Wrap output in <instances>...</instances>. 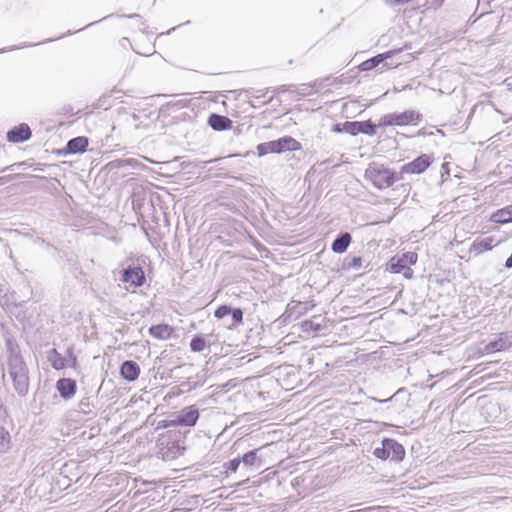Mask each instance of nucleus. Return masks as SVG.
Wrapping results in <instances>:
<instances>
[{
  "label": "nucleus",
  "mask_w": 512,
  "mask_h": 512,
  "mask_svg": "<svg viewBox=\"0 0 512 512\" xmlns=\"http://www.w3.org/2000/svg\"><path fill=\"white\" fill-rule=\"evenodd\" d=\"M432 163L430 156L423 154L417 157L415 160L405 164L402 167L403 173L408 174H420L424 172Z\"/></svg>",
  "instance_id": "10"
},
{
  "label": "nucleus",
  "mask_w": 512,
  "mask_h": 512,
  "mask_svg": "<svg viewBox=\"0 0 512 512\" xmlns=\"http://www.w3.org/2000/svg\"><path fill=\"white\" fill-rule=\"evenodd\" d=\"M208 124L215 131H224L231 127L232 121L226 116L211 114L208 119Z\"/></svg>",
  "instance_id": "16"
},
{
  "label": "nucleus",
  "mask_w": 512,
  "mask_h": 512,
  "mask_svg": "<svg viewBox=\"0 0 512 512\" xmlns=\"http://www.w3.org/2000/svg\"><path fill=\"white\" fill-rule=\"evenodd\" d=\"M374 456L381 459H391L393 461H401L404 458V447L394 439L385 438L381 447H376L373 452Z\"/></svg>",
  "instance_id": "5"
},
{
  "label": "nucleus",
  "mask_w": 512,
  "mask_h": 512,
  "mask_svg": "<svg viewBox=\"0 0 512 512\" xmlns=\"http://www.w3.org/2000/svg\"><path fill=\"white\" fill-rule=\"evenodd\" d=\"M351 239V235L348 232L341 233L333 241L331 246L332 251L338 254L344 253L347 250Z\"/></svg>",
  "instance_id": "18"
},
{
  "label": "nucleus",
  "mask_w": 512,
  "mask_h": 512,
  "mask_svg": "<svg viewBox=\"0 0 512 512\" xmlns=\"http://www.w3.org/2000/svg\"><path fill=\"white\" fill-rule=\"evenodd\" d=\"M244 466H252L257 460V454L255 450L249 451L243 455L240 459Z\"/></svg>",
  "instance_id": "26"
},
{
  "label": "nucleus",
  "mask_w": 512,
  "mask_h": 512,
  "mask_svg": "<svg viewBox=\"0 0 512 512\" xmlns=\"http://www.w3.org/2000/svg\"><path fill=\"white\" fill-rule=\"evenodd\" d=\"M206 347V341L202 336H195L190 342V349L193 352H201Z\"/></svg>",
  "instance_id": "24"
},
{
  "label": "nucleus",
  "mask_w": 512,
  "mask_h": 512,
  "mask_svg": "<svg viewBox=\"0 0 512 512\" xmlns=\"http://www.w3.org/2000/svg\"><path fill=\"white\" fill-rule=\"evenodd\" d=\"M129 18H139L140 16L138 14H132L128 16Z\"/></svg>",
  "instance_id": "36"
},
{
  "label": "nucleus",
  "mask_w": 512,
  "mask_h": 512,
  "mask_svg": "<svg viewBox=\"0 0 512 512\" xmlns=\"http://www.w3.org/2000/svg\"><path fill=\"white\" fill-rule=\"evenodd\" d=\"M233 324H240L243 320V311L240 308L231 309Z\"/></svg>",
  "instance_id": "28"
},
{
  "label": "nucleus",
  "mask_w": 512,
  "mask_h": 512,
  "mask_svg": "<svg viewBox=\"0 0 512 512\" xmlns=\"http://www.w3.org/2000/svg\"><path fill=\"white\" fill-rule=\"evenodd\" d=\"M421 115L414 110H407L401 113H388L380 117L378 127L417 125Z\"/></svg>",
  "instance_id": "4"
},
{
  "label": "nucleus",
  "mask_w": 512,
  "mask_h": 512,
  "mask_svg": "<svg viewBox=\"0 0 512 512\" xmlns=\"http://www.w3.org/2000/svg\"><path fill=\"white\" fill-rule=\"evenodd\" d=\"M391 54H392V52H386V53H382L377 56H374V57L362 62L359 65V68L361 71H370V70L374 69L375 67H377L384 60L391 57Z\"/></svg>",
  "instance_id": "20"
},
{
  "label": "nucleus",
  "mask_w": 512,
  "mask_h": 512,
  "mask_svg": "<svg viewBox=\"0 0 512 512\" xmlns=\"http://www.w3.org/2000/svg\"><path fill=\"white\" fill-rule=\"evenodd\" d=\"M417 262V254L414 252H407L400 256H394L388 263V270L392 273H398L401 268H407Z\"/></svg>",
  "instance_id": "8"
},
{
  "label": "nucleus",
  "mask_w": 512,
  "mask_h": 512,
  "mask_svg": "<svg viewBox=\"0 0 512 512\" xmlns=\"http://www.w3.org/2000/svg\"><path fill=\"white\" fill-rule=\"evenodd\" d=\"M240 463H241L240 458H234V459L228 461L227 463H225L224 467L227 470H230L232 472H236L237 469L239 468Z\"/></svg>",
  "instance_id": "29"
},
{
  "label": "nucleus",
  "mask_w": 512,
  "mask_h": 512,
  "mask_svg": "<svg viewBox=\"0 0 512 512\" xmlns=\"http://www.w3.org/2000/svg\"><path fill=\"white\" fill-rule=\"evenodd\" d=\"M10 435L9 432L1 427L0 428V453L5 452L9 448Z\"/></svg>",
  "instance_id": "25"
},
{
  "label": "nucleus",
  "mask_w": 512,
  "mask_h": 512,
  "mask_svg": "<svg viewBox=\"0 0 512 512\" xmlns=\"http://www.w3.org/2000/svg\"><path fill=\"white\" fill-rule=\"evenodd\" d=\"M120 374L127 381H135L139 377L140 367L135 361L127 360L122 363Z\"/></svg>",
  "instance_id": "15"
},
{
  "label": "nucleus",
  "mask_w": 512,
  "mask_h": 512,
  "mask_svg": "<svg viewBox=\"0 0 512 512\" xmlns=\"http://www.w3.org/2000/svg\"><path fill=\"white\" fill-rule=\"evenodd\" d=\"M504 266L507 269H511L512 268V254L506 259Z\"/></svg>",
  "instance_id": "34"
},
{
  "label": "nucleus",
  "mask_w": 512,
  "mask_h": 512,
  "mask_svg": "<svg viewBox=\"0 0 512 512\" xmlns=\"http://www.w3.org/2000/svg\"><path fill=\"white\" fill-rule=\"evenodd\" d=\"M47 359L51 366L56 370H61L65 367H68L67 358L59 354L56 349H52L48 352Z\"/></svg>",
  "instance_id": "22"
},
{
  "label": "nucleus",
  "mask_w": 512,
  "mask_h": 512,
  "mask_svg": "<svg viewBox=\"0 0 512 512\" xmlns=\"http://www.w3.org/2000/svg\"><path fill=\"white\" fill-rule=\"evenodd\" d=\"M121 281L124 283H129L135 288L140 287L145 282L144 271L139 266H129L122 271Z\"/></svg>",
  "instance_id": "9"
},
{
  "label": "nucleus",
  "mask_w": 512,
  "mask_h": 512,
  "mask_svg": "<svg viewBox=\"0 0 512 512\" xmlns=\"http://www.w3.org/2000/svg\"><path fill=\"white\" fill-rule=\"evenodd\" d=\"M56 388L60 394V396L65 399H71L77 389L76 382L71 378H61L56 383Z\"/></svg>",
  "instance_id": "14"
},
{
  "label": "nucleus",
  "mask_w": 512,
  "mask_h": 512,
  "mask_svg": "<svg viewBox=\"0 0 512 512\" xmlns=\"http://www.w3.org/2000/svg\"><path fill=\"white\" fill-rule=\"evenodd\" d=\"M279 90H280V91H285V90H286V89H285V86H281V87L279 88Z\"/></svg>",
  "instance_id": "38"
},
{
  "label": "nucleus",
  "mask_w": 512,
  "mask_h": 512,
  "mask_svg": "<svg viewBox=\"0 0 512 512\" xmlns=\"http://www.w3.org/2000/svg\"><path fill=\"white\" fill-rule=\"evenodd\" d=\"M198 419V409L195 406H188L182 409L176 418L170 422V424L192 427L197 423Z\"/></svg>",
  "instance_id": "7"
},
{
  "label": "nucleus",
  "mask_w": 512,
  "mask_h": 512,
  "mask_svg": "<svg viewBox=\"0 0 512 512\" xmlns=\"http://www.w3.org/2000/svg\"><path fill=\"white\" fill-rule=\"evenodd\" d=\"M512 347V333H500L498 337L485 346L487 353L500 352Z\"/></svg>",
  "instance_id": "11"
},
{
  "label": "nucleus",
  "mask_w": 512,
  "mask_h": 512,
  "mask_svg": "<svg viewBox=\"0 0 512 512\" xmlns=\"http://www.w3.org/2000/svg\"><path fill=\"white\" fill-rule=\"evenodd\" d=\"M9 355L7 359V373L16 393L20 397H24L29 392V376L28 368L20 355L17 346H13L8 342Z\"/></svg>",
  "instance_id": "1"
},
{
  "label": "nucleus",
  "mask_w": 512,
  "mask_h": 512,
  "mask_svg": "<svg viewBox=\"0 0 512 512\" xmlns=\"http://www.w3.org/2000/svg\"><path fill=\"white\" fill-rule=\"evenodd\" d=\"M149 333L154 338L166 340L170 338L172 334V328L166 324L154 325L150 327Z\"/></svg>",
  "instance_id": "23"
},
{
  "label": "nucleus",
  "mask_w": 512,
  "mask_h": 512,
  "mask_svg": "<svg viewBox=\"0 0 512 512\" xmlns=\"http://www.w3.org/2000/svg\"><path fill=\"white\" fill-rule=\"evenodd\" d=\"M301 327L303 332H318L324 327V318L321 315L313 316L302 322Z\"/></svg>",
  "instance_id": "19"
},
{
  "label": "nucleus",
  "mask_w": 512,
  "mask_h": 512,
  "mask_svg": "<svg viewBox=\"0 0 512 512\" xmlns=\"http://www.w3.org/2000/svg\"><path fill=\"white\" fill-rule=\"evenodd\" d=\"M30 137H31L30 127L25 123H22L16 127H14L7 133L8 141L13 142V143H20V142L26 141Z\"/></svg>",
  "instance_id": "13"
},
{
  "label": "nucleus",
  "mask_w": 512,
  "mask_h": 512,
  "mask_svg": "<svg viewBox=\"0 0 512 512\" xmlns=\"http://www.w3.org/2000/svg\"><path fill=\"white\" fill-rule=\"evenodd\" d=\"M88 146V139L83 136L72 138L66 145V152L69 154L83 153Z\"/></svg>",
  "instance_id": "17"
},
{
  "label": "nucleus",
  "mask_w": 512,
  "mask_h": 512,
  "mask_svg": "<svg viewBox=\"0 0 512 512\" xmlns=\"http://www.w3.org/2000/svg\"><path fill=\"white\" fill-rule=\"evenodd\" d=\"M230 312H231V308H230L229 306H227V305H221V306H219V307L215 310V312H214V316H215L216 318L221 319V318H224L225 316L229 315V314H230Z\"/></svg>",
  "instance_id": "27"
},
{
  "label": "nucleus",
  "mask_w": 512,
  "mask_h": 512,
  "mask_svg": "<svg viewBox=\"0 0 512 512\" xmlns=\"http://www.w3.org/2000/svg\"><path fill=\"white\" fill-rule=\"evenodd\" d=\"M499 243H500V240L495 239L493 236L477 238L471 244L470 252H473L476 255H478L483 252L492 250Z\"/></svg>",
  "instance_id": "12"
},
{
  "label": "nucleus",
  "mask_w": 512,
  "mask_h": 512,
  "mask_svg": "<svg viewBox=\"0 0 512 512\" xmlns=\"http://www.w3.org/2000/svg\"><path fill=\"white\" fill-rule=\"evenodd\" d=\"M362 264V259L360 257H354L352 259L351 266L354 268H359Z\"/></svg>",
  "instance_id": "32"
},
{
  "label": "nucleus",
  "mask_w": 512,
  "mask_h": 512,
  "mask_svg": "<svg viewBox=\"0 0 512 512\" xmlns=\"http://www.w3.org/2000/svg\"><path fill=\"white\" fill-rule=\"evenodd\" d=\"M365 178L376 188L385 189L397 181L396 174L382 164L372 163L365 171Z\"/></svg>",
  "instance_id": "2"
},
{
  "label": "nucleus",
  "mask_w": 512,
  "mask_h": 512,
  "mask_svg": "<svg viewBox=\"0 0 512 512\" xmlns=\"http://www.w3.org/2000/svg\"><path fill=\"white\" fill-rule=\"evenodd\" d=\"M333 131H336V132H345V130H343V124L340 125V124H336L334 125L333 127Z\"/></svg>",
  "instance_id": "35"
},
{
  "label": "nucleus",
  "mask_w": 512,
  "mask_h": 512,
  "mask_svg": "<svg viewBox=\"0 0 512 512\" xmlns=\"http://www.w3.org/2000/svg\"><path fill=\"white\" fill-rule=\"evenodd\" d=\"M398 273L403 274V276L407 279H411L413 277V270L410 267L407 268H401V271H398Z\"/></svg>",
  "instance_id": "31"
},
{
  "label": "nucleus",
  "mask_w": 512,
  "mask_h": 512,
  "mask_svg": "<svg viewBox=\"0 0 512 512\" xmlns=\"http://www.w3.org/2000/svg\"><path fill=\"white\" fill-rule=\"evenodd\" d=\"M378 127V123L374 124L371 121H347L343 123V130L350 135H357L358 133H363L366 135H374L376 133V128Z\"/></svg>",
  "instance_id": "6"
},
{
  "label": "nucleus",
  "mask_w": 512,
  "mask_h": 512,
  "mask_svg": "<svg viewBox=\"0 0 512 512\" xmlns=\"http://www.w3.org/2000/svg\"><path fill=\"white\" fill-rule=\"evenodd\" d=\"M443 0H433V2L428 4V8H437L441 6Z\"/></svg>",
  "instance_id": "33"
},
{
  "label": "nucleus",
  "mask_w": 512,
  "mask_h": 512,
  "mask_svg": "<svg viewBox=\"0 0 512 512\" xmlns=\"http://www.w3.org/2000/svg\"><path fill=\"white\" fill-rule=\"evenodd\" d=\"M259 157L269 153H282L285 151H297L301 149V144L291 136H284L277 140L260 143L256 147Z\"/></svg>",
  "instance_id": "3"
},
{
  "label": "nucleus",
  "mask_w": 512,
  "mask_h": 512,
  "mask_svg": "<svg viewBox=\"0 0 512 512\" xmlns=\"http://www.w3.org/2000/svg\"><path fill=\"white\" fill-rule=\"evenodd\" d=\"M373 399H374L375 401H377L375 398H373ZM390 399H391V398H389V399H384V400H378V401H379V402H387V401H389Z\"/></svg>",
  "instance_id": "37"
},
{
  "label": "nucleus",
  "mask_w": 512,
  "mask_h": 512,
  "mask_svg": "<svg viewBox=\"0 0 512 512\" xmlns=\"http://www.w3.org/2000/svg\"><path fill=\"white\" fill-rule=\"evenodd\" d=\"M65 358H67L68 366H69V367H75V365H76V363H77V358H76V356L73 354V350H72V348H68V349H67V356H65Z\"/></svg>",
  "instance_id": "30"
},
{
  "label": "nucleus",
  "mask_w": 512,
  "mask_h": 512,
  "mask_svg": "<svg viewBox=\"0 0 512 512\" xmlns=\"http://www.w3.org/2000/svg\"><path fill=\"white\" fill-rule=\"evenodd\" d=\"M491 221L501 224L512 222V204L505 206L493 213L491 216Z\"/></svg>",
  "instance_id": "21"
}]
</instances>
